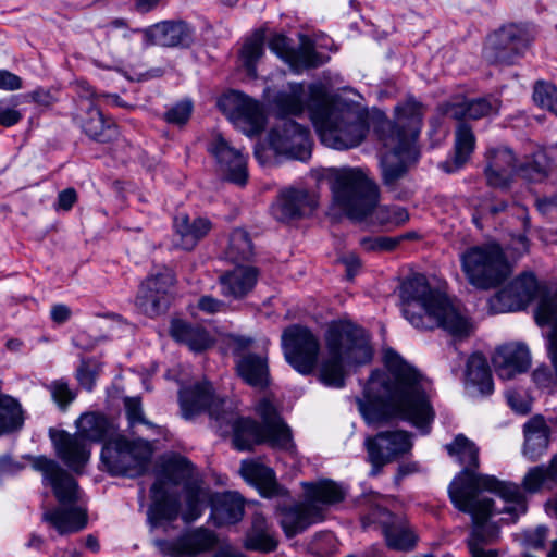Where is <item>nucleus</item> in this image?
I'll list each match as a JSON object with an SVG mask.
<instances>
[{
    "label": "nucleus",
    "instance_id": "b1692460",
    "mask_svg": "<svg viewBox=\"0 0 557 557\" xmlns=\"http://www.w3.org/2000/svg\"><path fill=\"white\" fill-rule=\"evenodd\" d=\"M178 403L185 419H191L208 411L210 417L216 421V414H221L224 410L222 408L224 401L214 396L212 385L208 381L182 386L178 391Z\"/></svg>",
    "mask_w": 557,
    "mask_h": 557
},
{
    "label": "nucleus",
    "instance_id": "864d4df0",
    "mask_svg": "<svg viewBox=\"0 0 557 557\" xmlns=\"http://www.w3.org/2000/svg\"><path fill=\"white\" fill-rule=\"evenodd\" d=\"M486 166L496 170H517L516 157L507 147L491 148L485 153Z\"/></svg>",
    "mask_w": 557,
    "mask_h": 557
},
{
    "label": "nucleus",
    "instance_id": "79ce46f5",
    "mask_svg": "<svg viewBox=\"0 0 557 557\" xmlns=\"http://www.w3.org/2000/svg\"><path fill=\"white\" fill-rule=\"evenodd\" d=\"M304 84H289L288 92H280L274 99V104L282 115H299L305 108H309L310 87L308 88V97L305 98Z\"/></svg>",
    "mask_w": 557,
    "mask_h": 557
},
{
    "label": "nucleus",
    "instance_id": "39448f33",
    "mask_svg": "<svg viewBox=\"0 0 557 557\" xmlns=\"http://www.w3.org/2000/svg\"><path fill=\"white\" fill-rule=\"evenodd\" d=\"M325 347L327 355L321 362L319 379L327 387H344L345 367L367 364L373 357L369 334L361 326L346 320L329 325Z\"/></svg>",
    "mask_w": 557,
    "mask_h": 557
},
{
    "label": "nucleus",
    "instance_id": "e433bc0d",
    "mask_svg": "<svg viewBox=\"0 0 557 557\" xmlns=\"http://www.w3.org/2000/svg\"><path fill=\"white\" fill-rule=\"evenodd\" d=\"M475 148V136L472 127L466 122H459L455 131L454 154L450 160L440 164L446 173L460 170L470 159Z\"/></svg>",
    "mask_w": 557,
    "mask_h": 557
},
{
    "label": "nucleus",
    "instance_id": "4be33fe9",
    "mask_svg": "<svg viewBox=\"0 0 557 557\" xmlns=\"http://www.w3.org/2000/svg\"><path fill=\"white\" fill-rule=\"evenodd\" d=\"M386 152L380 157L379 168L383 185L395 190L398 183L407 175L412 163L418 159L416 145L395 140L394 145H383Z\"/></svg>",
    "mask_w": 557,
    "mask_h": 557
},
{
    "label": "nucleus",
    "instance_id": "ddd939ff",
    "mask_svg": "<svg viewBox=\"0 0 557 557\" xmlns=\"http://www.w3.org/2000/svg\"><path fill=\"white\" fill-rule=\"evenodd\" d=\"M461 268L469 283L480 289L499 285L508 274V263L496 243L468 248L460 257Z\"/></svg>",
    "mask_w": 557,
    "mask_h": 557
},
{
    "label": "nucleus",
    "instance_id": "f3484780",
    "mask_svg": "<svg viewBox=\"0 0 557 557\" xmlns=\"http://www.w3.org/2000/svg\"><path fill=\"white\" fill-rule=\"evenodd\" d=\"M372 525L381 531L387 547L391 549L410 552L417 545L418 535L403 516H397L385 508L377 507L362 518L364 529Z\"/></svg>",
    "mask_w": 557,
    "mask_h": 557
},
{
    "label": "nucleus",
    "instance_id": "c85d7f7f",
    "mask_svg": "<svg viewBox=\"0 0 557 557\" xmlns=\"http://www.w3.org/2000/svg\"><path fill=\"white\" fill-rule=\"evenodd\" d=\"M276 516L285 535L289 539L302 533L321 519L319 508L310 503H297L278 507Z\"/></svg>",
    "mask_w": 557,
    "mask_h": 557
},
{
    "label": "nucleus",
    "instance_id": "bf43d9fd",
    "mask_svg": "<svg viewBox=\"0 0 557 557\" xmlns=\"http://www.w3.org/2000/svg\"><path fill=\"white\" fill-rule=\"evenodd\" d=\"M376 216L383 224L403 225L409 220L408 211L398 206L380 208Z\"/></svg>",
    "mask_w": 557,
    "mask_h": 557
},
{
    "label": "nucleus",
    "instance_id": "680f3d73",
    "mask_svg": "<svg viewBox=\"0 0 557 557\" xmlns=\"http://www.w3.org/2000/svg\"><path fill=\"white\" fill-rule=\"evenodd\" d=\"M484 174L486 182L491 187L507 189L516 174V170H496L492 168H485Z\"/></svg>",
    "mask_w": 557,
    "mask_h": 557
},
{
    "label": "nucleus",
    "instance_id": "c756f323",
    "mask_svg": "<svg viewBox=\"0 0 557 557\" xmlns=\"http://www.w3.org/2000/svg\"><path fill=\"white\" fill-rule=\"evenodd\" d=\"M499 108L500 100L498 98L486 96L448 102L445 104L444 113L458 122H465V120H480L497 114Z\"/></svg>",
    "mask_w": 557,
    "mask_h": 557
},
{
    "label": "nucleus",
    "instance_id": "412c9836",
    "mask_svg": "<svg viewBox=\"0 0 557 557\" xmlns=\"http://www.w3.org/2000/svg\"><path fill=\"white\" fill-rule=\"evenodd\" d=\"M368 458L372 465L371 475L379 474L383 466L409 453L411 435L405 431H385L367 438Z\"/></svg>",
    "mask_w": 557,
    "mask_h": 557
},
{
    "label": "nucleus",
    "instance_id": "bb28decb",
    "mask_svg": "<svg viewBox=\"0 0 557 557\" xmlns=\"http://www.w3.org/2000/svg\"><path fill=\"white\" fill-rule=\"evenodd\" d=\"M73 120L96 143L108 144L113 141L119 135L116 124L111 119L106 117L92 102L85 103L81 112L74 115Z\"/></svg>",
    "mask_w": 557,
    "mask_h": 557
},
{
    "label": "nucleus",
    "instance_id": "a19ab883",
    "mask_svg": "<svg viewBox=\"0 0 557 557\" xmlns=\"http://www.w3.org/2000/svg\"><path fill=\"white\" fill-rule=\"evenodd\" d=\"M304 487L307 498L313 505H335L343 502L346 495L339 484L329 479L304 483Z\"/></svg>",
    "mask_w": 557,
    "mask_h": 557
},
{
    "label": "nucleus",
    "instance_id": "f8f14e48",
    "mask_svg": "<svg viewBox=\"0 0 557 557\" xmlns=\"http://www.w3.org/2000/svg\"><path fill=\"white\" fill-rule=\"evenodd\" d=\"M152 456L150 442L128 438L124 434H116L103 443L101 462L112 475L138 476L143 474Z\"/></svg>",
    "mask_w": 557,
    "mask_h": 557
},
{
    "label": "nucleus",
    "instance_id": "9b49d317",
    "mask_svg": "<svg viewBox=\"0 0 557 557\" xmlns=\"http://www.w3.org/2000/svg\"><path fill=\"white\" fill-rule=\"evenodd\" d=\"M451 504L456 509L461 512L468 513L471 517L472 525L469 536L466 540L467 545H471L474 541L476 545H493L499 540V528L496 523L488 522V519L498 513L509 515L506 520L515 522L519 516L524 512L513 513L506 511L505 508L510 506L509 502L502 509L495 507L493 498L475 494L470 496L468 486H460L454 488L451 492Z\"/></svg>",
    "mask_w": 557,
    "mask_h": 557
},
{
    "label": "nucleus",
    "instance_id": "f03ea898",
    "mask_svg": "<svg viewBox=\"0 0 557 557\" xmlns=\"http://www.w3.org/2000/svg\"><path fill=\"white\" fill-rule=\"evenodd\" d=\"M194 471L193 463L180 455L162 463L150 488L147 518L152 528L170 524L180 516L185 523H191L211 507L213 493L201 486Z\"/></svg>",
    "mask_w": 557,
    "mask_h": 557
},
{
    "label": "nucleus",
    "instance_id": "9d476101",
    "mask_svg": "<svg viewBox=\"0 0 557 557\" xmlns=\"http://www.w3.org/2000/svg\"><path fill=\"white\" fill-rule=\"evenodd\" d=\"M76 424L78 431L75 434L50 429L49 435L62 461L74 472L81 473L90 456L87 441L106 443L117 433L111 421L97 413L82 414Z\"/></svg>",
    "mask_w": 557,
    "mask_h": 557
},
{
    "label": "nucleus",
    "instance_id": "49530a36",
    "mask_svg": "<svg viewBox=\"0 0 557 557\" xmlns=\"http://www.w3.org/2000/svg\"><path fill=\"white\" fill-rule=\"evenodd\" d=\"M518 283H509L490 299V309L493 313L519 311L528 306V294H517Z\"/></svg>",
    "mask_w": 557,
    "mask_h": 557
},
{
    "label": "nucleus",
    "instance_id": "7c9ffc66",
    "mask_svg": "<svg viewBox=\"0 0 557 557\" xmlns=\"http://www.w3.org/2000/svg\"><path fill=\"white\" fill-rule=\"evenodd\" d=\"M143 33L149 46L177 47L191 41V32L182 21H163L145 28Z\"/></svg>",
    "mask_w": 557,
    "mask_h": 557
},
{
    "label": "nucleus",
    "instance_id": "5fc2aeb1",
    "mask_svg": "<svg viewBox=\"0 0 557 557\" xmlns=\"http://www.w3.org/2000/svg\"><path fill=\"white\" fill-rule=\"evenodd\" d=\"M263 54V37L256 36L248 40L242 50L243 64L249 75H256V64Z\"/></svg>",
    "mask_w": 557,
    "mask_h": 557
},
{
    "label": "nucleus",
    "instance_id": "3c124183",
    "mask_svg": "<svg viewBox=\"0 0 557 557\" xmlns=\"http://www.w3.org/2000/svg\"><path fill=\"white\" fill-rule=\"evenodd\" d=\"M533 100L557 116V87L550 83L539 81L533 88Z\"/></svg>",
    "mask_w": 557,
    "mask_h": 557
},
{
    "label": "nucleus",
    "instance_id": "7ed1b4c3",
    "mask_svg": "<svg viewBox=\"0 0 557 557\" xmlns=\"http://www.w3.org/2000/svg\"><path fill=\"white\" fill-rule=\"evenodd\" d=\"M399 296L404 317L417 329L442 327L453 336L462 337L471 333L470 320L461 313L449 298L432 288L422 274L408 277L400 285Z\"/></svg>",
    "mask_w": 557,
    "mask_h": 557
},
{
    "label": "nucleus",
    "instance_id": "20e7f679",
    "mask_svg": "<svg viewBox=\"0 0 557 557\" xmlns=\"http://www.w3.org/2000/svg\"><path fill=\"white\" fill-rule=\"evenodd\" d=\"M311 120L325 146L345 150L360 145L369 131L367 119L344 102L331 99L321 84L310 85Z\"/></svg>",
    "mask_w": 557,
    "mask_h": 557
},
{
    "label": "nucleus",
    "instance_id": "aec40b11",
    "mask_svg": "<svg viewBox=\"0 0 557 557\" xmlns=\"http://www.w3.org/2000/svg\"><path fill=\"white\" fill-rule=\"evenodd\" d=\"M269 144L277 153L290 159L307 161L311 157L310 132L290 119L282 121L269 133Z\"/></svg>",
    "mask_w": 557,
    "mask_h": 557
},
{
    "label": "nucleus",
    "instance_id": "5701e85b",
    "mask_svg": "<svg viewBox=\"0 0 557 557\" xmlns=\"http://www.w3.org/2000/svg\"><path fill=\"white\" fill-rule=\"evenodd\" d=\"M153 544L163 556L196 557L212 550L218 545V537L211 530L197 528L181 534L175 540H154Z\"/></svg>",
    "mask_w": 557,
    "mask_h": 557
},
{
    "label": "nucleus",
    "instance_id": "6e6d98bb",
    "mask_svg": "<svg viewBox=\"0 0 557 557\" xmlns=\"http://www.w3.org/2000/svg\"><path fill=\"white\" fill-rule=\"evenodd\" d=\"M193 108V102L190 100H182L164 113V120L169 124L183 126L190 119Z\"/></svg>",
    "mask_w": 557,
    "mask_h": 557
},
{
    "label": "nucleus",
    "instance_id": "37998d69",
    "mask_svg": "<svg viewBox=\"0 0 557 557\" xmlns=\"http://www.w3.org/2000/svg\"><path fill=\"white\" fill-rule=\"evenodd\" d=\"M245 547L262 553H270L276 549L277 542L270 533L267 519L263 515H253L251 529L245 540Z\"/></svg>",
    "mask_w": 557,
    "mask_h": 557
},
{
    "label": "nucleus",
    "instance_id": "72a5a7b5",
    "mask_svg": "<svg viewBox=\"0 0 557 557\" xmlns=\"http://www.w3.org/2000/svg\"><path fill=\"white\" fill-rule=\"evenodd\" d=\"M246 482L256 486L260 494L264 497H273L280 495L281 486L278 485L275 472L259 462L258 460H244L239 470Z\"/></svg>",
    "mask_w": 557,
    "mask_h": 557
},
{
    "label": "nucleus",
    "instance_id": "6ab92c4d",
    "mask_svg": "<svg viewBox=\"0 0 557 557\" xmlns=\"http://www.w3.org/2000/svg\"><path fill=\"white\" fill-rule=\"evenodd\" d=\"M218 107L250 137L264 128L265 116L260 103L240 91L231 90L224 94L219 98Z\"/></svg>",
    "mask_w": 557,
    "mask_h": 557
},
{
    "label": "nucleus",
    "instance_id": "338daca9",
    "mask_svg": "<svg viewBox=\"0 0 557 557\" xmlns=\"http://www.w3.org/2000/svg\"><path fill=\"white\" fill-rule=\"evenodd\" d=\"M23 86L22 78L16 74L7 71L0 70V89L4 90H18Z\"/></svg>",
    "mask_w": 557,
    "mask_h": 557
},
{
    "label": "nucleus",
    "instance_id": "13d9d810",
    "mask_svg": "<svg viewBox=\"0 0 557 557\" xmlns=\"http://www.w3.org/2000/svg\"><path fill=\"white\" fill-rule=\"evenodd\" d=\"M100 372V366L95 360L82 361L77 369L76 377L79 384L86 389L91 391L95 386L96 379Z\"/></svg>",
    "mask_w": 557,
    "mask_h": 557
},
{
    "label": "nucleus",
    "instance_id": "a878e982",
    "mask_svg": "<svg viewBox=\"0 0 557 557\" xmlns=\"http://www.w3.org/2000/svg\"><path fill=\"white\" fill-rule=\"evenodd\" d=\"M318 207L317 196L304 188H286L280 193L271 211L275 220L290 222L311 213Z\"/></svg>",
    "mask_w": 557,
    "mask_h": 557
},
{
    "label": "nucleus",
    "instance_id": "58836bf2",
    "mask_svg": "<svg viewBox=\"0 0 557 557\" xmlns=\"http://www.w3.org/2000/svg\"><path fill=\"white\" fill-rule=\"evenodd\" d=\"M170 334L176 342L185 344L196 352L207 349L212 344L209 333L202 326L180 319L172 320Z\"/></svg>",
    "mask_w": 557,
    "mask_h": 557
},
{
    "label": "nucleus",
    "instance_id": "e2e57ef3",
    "mask_svg": "<svg viewBox=\"0 0 557 557\" xmlns=\"http://www.w3.org/2000/svg\"><path fill=\"white\" fill-rule=\"evenodd\" d=\"M400 238L395 237H363L360 239L361 247L367 251H392L398 244Z\"/></svg>",
    "mask_w": 557,
    "mask_h": 557
},
{
    "label": "nucleus",
    "instance_id": "f704fd0d",
    "mask_svg": "<svg viewBox=\"0 0 557 557\" xmlns=\"http://www.w3.org/2000/svg\"><path fill=\"white\" fill-rule=\"evenodd\" d=\"M259 271L255 267H238L220 276L222 294L225 297L240 299L255 287Z\"/></svg>",
    "mask_w": 557,
    "mask_h": 557
},
{
    "label": "nucleus",
    "instance_id": "69168bd1",
    "mask_svg": "<svg viewBox=\"0 0 557 557\" xmlns=\"http://www.w3.org/2000/svg\"><path fill=\"white\" fill-rule=\"evenodd\" d=\"M269 48L286 62V55L292 50L288 45V38L284 35L276 34L271 37Z\"/></svg>",
    "mask_w": 557,
    "mask_h": 557
},
{
    "label": "nucleus",
    "instance_id": "4c0bfd02",
    "mask_svg": "<svg viewBox=\"0 0 557 557\" xmlns=\"http://www.w3.org/2000/svg\"><path fill=\"white\" fill-rule=\"evenodd\" d=\"M211 513L218 524H234L244 517V499L236 492L213 493Z\"/></svg>",
    "mask_w": 557,
    "mask_h": 557
},
{
    "label": "nucleus",
    "instance_id": "dca6fc26",
    "mask_svg": "<svg viewBox=\"0 0 557 557\" xmlns=\"http://www.w3.org/2000/svg\"><path fill=\"white\" fill-rule=\"evenodd\" d=\"M396 117L394 121H383L376 127L379 140L383 145H394L395 140H401L416 145L419 136L423 106L414 98H408L404 103L395 108Z\"/></svg>",
    "mask_w": 557,
    "mask_h": 557
},
{
    "label": "nucleus",
    "instance_id": "c9c22d12",
    "mask_svg": "<svg viewBox=\"0 0 557 557\" xmlns=\"http://www.w3.org/2000/svg\"><path fill=\"white\" fill-rule=\"evenodd\" d=\"M173 226L180 237V246L185 250H191L212 228V222L208 218L197 216L191 219L185 213L174 218Z\"/></svg>",
    "mask_w": 557,
    "mask_h": 557
},
{
    "label": "nucleus",
    "instance_id": "603ef678",
    "mask_svg": "<svg viewBox=\"0 0 557 557\" xmlns=\"http://www.w3.org/2000/svg\"><path fill=\"white\" fill-rule=\"evenodd\" d=\"M533 100L557 116V87L550 83L539 81L533 88Z\"/></svg>",
    "mask_w": 557,
    "mask_h": 557
},
{
    "label": "nucleus",
    "instance_id": "473e14b6",
    "mask_svg": "<svg viewBox=\"0 0 557 557\" xmlns=\"http://www.w3.org/2000/svg\"><path fill=\"white\" fill-rule=\"evenodd\" d=\"M238 376L248 385L263 389L269 385L268 358L255 352L243 354L235 359Z\"/></svg>",
    "mask_w": 557,
    "mask_h": 557
},
{
    "label": "nucleus",
    "instance_id": "052dcab7",
    "mask_svg": "<svg viewBox=\"0 0 557 557\" xmlns=\"http://www.w3.org/2000/svg\"><path fill=\"white\" fill-rule=\"evenodd\" d=\"M510 283H518L515 290L517 294H528V305L535 299L539 293V282L532 272H523Z\"/></svg>",
    "mask_w": 557,
    "mask_h": 557
},
{
    "label": "nucleus",
    "instance_id": "09e8293b",
    "mask_svg": "<svg viewBox=\"0 0 557 557\" xmlns=\"http://www.w3.org/2000/svg\"><path fill=\"white\" fill-rule=\"evenodd\" d=\"M23 423L20 404L8 395H0V432L13 431Z\"/></svg>",
    "mask_w": 557,
    "mask_h": 557
},
{
    "label": "nucleus",
    "instance_id": "8fccbe9b",
    "mask_svg": "<svg viewBox=\"0 0 557 557\" xmlns=\"http://www.w3.org/2000/svg\"><path fill=\"white\" fill-rule=\"evenodd\" d=\"M548 483H553L549 478L548 468L547 466L541 465L530 468L522 479L521 486H518L522 494H524V492L534 494L540 492L542 487ZM523 496L527 500L525 495ZM527 508L528 506L525 505V509Z\"/></svg>",
    "mask_w": 557,
    "mask_h": 557
},
{
    "label": "nucleus",
    "instance_id": "1a4fd4ad",
    "mask_svg": "<svg viewBox=\"0 0 557 557\" xmlns=\"http://www.w3.org/2000/svg\"><path fill=\"white\" fill-rule=\"evenodd\" d=\"M335 202L347 216L361 221L373 212L380 189L369 171L362 168H331L325 173Z\"/></svg>",
    "mask_w": 557,
    "mask_h": 557
},
{
    "label": "nucleus",
    "instance_id": "a211bd4d",
    "mask_svg": "<svg viewBox=\"0 0 557 557\" xmlns=\"http://www.w3.org/2000/svg\"><path fill=\"white\" fill-rule=\"evenodd\" d=\"M174 284L175 275L170 269L151 273L140 284L135 300L137 309L150 318L165 313L171 304Z\"/></svg>",
    "mask_w": 557,
    "mask_h": 557
},
{
    "label": "nucleus",
    "instance_id": "de8ad7c7",
    "mask_svg": "<svg viewBox=\"0 0 557 557\" xmlns=\"http://www.w3.org/2000/svg\"><path fill=\"white\" fill-rule=\"evenodd\" d=\"M549 173L550 160L542 150L534 152L531 160L521 163L516 170V175L530 183H542Z\"/></svg>",
    "mask_w": 557,
    "mask_h": 557
},
{
    "label": "nucleus",
    "instance_id": "ea45409f",
    "mask_svg": "<svg viewBox=\"0 0 557 557\" xmlns=\"http://www.w3.org/2000/svg\"><path fill=\"white\" fill-rule=\"evenodd\" d=\"M466 384L467 386L476 387L481 395H491L494 391L487 359L481 352H474L468 358Z\"/></svg>",
    "mask_w": 557,
    "mask_h": 557
},
{
    "label": "nucleus",
    "instance_id": "a18cd8bd",
    "mask_svg": "<svg viewBox=\"0 0 557 557\" xmlns=\"http://www.w3.org/2000/svg\"><path fill=\"white\" fill-rule=\"evenodd\" d=\"M224 253L225 258L233 263L250 261L255 255L250 234L244 228L233 230L228 236Z\"/></svg>",
    "mask_w": 557,
    "mask_h": 557
},
{
    "label": "nucleus",
    "instance_id": "2f4dec72",
    "mask_svg": "<svg viewBox=\"0 0 557 557\" xmlns=\"http://www.w3.org/2000/svg\"><path fill=\"white\" fill-rule=\"evenodd\" d=\"M550 434L552 430L543 416L531 417L523 424V456L530 461L540 459L548 449Z\"/></svg>",
    "mask_w": 557,
    "mask_h": 557
},
{
    "label": "nucleus",
    "instance_id": "423d86ee",
    "mask_svg": "<svg viewBox=\"0 0 557 557\" xmlns=\"http://www.w3.org/2000/svg\"><path fill=\"white\" fill-rule=\"evenodd\" d=\"M446 450L449 456L455 457L459 465L463 468L454 478L448 486V495L451 499L454 488L468 486L470 496L481 494L484 491L494 493L503 500L509 502L511 505L505 510L513 513L525 512V499L517 483L510 481L498 480L494 475L479 473V448L476 445L459 434L455 440L447 444Z\"/></svg>",
    "mask_w": 557,
    "mask_h": 557
},
{
    "label": "nucleus",
    "instance_id": "2eb2a0df",
    "mask_svg": "<svg viewBox=\"0 0 557 557\" xmlns=\"http://www.w3.org/2000/svg\"><path fill=\"white\" fill-rule=\"evenodd\" d=\"M282 347L286 361L299 373L313 372L321 349L318 336L307 326L293 324L282 333Z\"/></svg>",
    "mask_w": 557,
    "mask_h": 557
},
{
    "label": "nucleus",
    "instance_id": "f257e3e1",
    "mask_svg": "<svg viewBox=\"0 0 557 557\" xmlns=\"http://www.w3.org/2000/svg\"><path fill=\"white\" fill-rule=\"evenodd\" d=\"M387 372L372 371L363 388V398L356 397L358 410L369 424L399 417L422 433L430 431L433 408L423 386V376L392 348L384 351Z\"/></svg>",
    "mask_w": 557,
    "mask_h": 557
},
{
    "label": "nucleus",
    "instance_id": "6e6552de",
    "mask_svg": "<svg viewBox=\"0 0 557 557\" xmlns=\"http://www.w3.org/2000/svg\"><path fill=\"white\" fill-rule=\"evenodd\" d=\"M32 466L41 472L44 484L52 487L60 507L47 509L42 521L49 523L60 535L76 533L87 525L85 509L74 506L78 502V484L55 460L45 456L32 458Z\"/></svg>",
    "mask_w": 557,
    "mask_h": 557
},
{
    "label": "nucleus",
    "instance_id": "393cba45",
    "mask_svg": "<svg viewBox=\"0 0 557 557\" xmlns=\"http://www.w3.org/2000/svg\"><path fill=\"white\" fill-rule=\"evenodd\" d=\"M209 152L214 157L219 171L234 184L244 186L248 180L247 158L235 149L222 136L216 135L211 141Z\"/></svg>",
    "mask_w": 557,
    "mask_h": 557
},
{
    "label": "nucleus",
    "instance_id": "774afa93",
    "mask_svg": "<svg viewBox=\"0 0 557 557\" xmlns=\"http://www.w3.org/2000/svg\"><path fill=\"white\" fill-rule=\"evenodd\" d=\"M532 376L536 385L542 388H548L555 382L552 371L546 366L535 369Z\"/></svg>",
    "mask_w": 557,
    "mask_h": 557
},
{
    "label": "nucleus",
    "instance_id": "0e129e2a",
    "mask_svg": "<svg viewBox=\"0 0 557 557\" xmlns=\"http://www.w3.org/2000/svg\"><path fill=\"white\" fill-rule=\"evenodd\" d=\"M51 394L53 399L61 406H66L74 399V395L69 388L67 383L57 381L51 386Z\"/></svg>",
    "mask_w": 557,
    "mask_h": 557
},
{
    "label": "nucleus",
    "instance_id": "4468645a",
    "mask_svg": "<svg viewBox=\"0 0 557 557\" xmlns=\"http://www.w3.org/2000/svg\"><path fill=\"white\" fill-rule=\"evenodd\" d=\"M535 34L528 23L508 22L490 33L484 58L496 65H513L530 50Z\"/></svg>",
    "mask_w": 557,
    "mask_h": 557
},
{
    "label": "nucleus",
    "instance_id": "0eeeda50",
    "mask_svg": "<svg viewBox=\"0 0 557 557\" xmlns=\"http://www.w3.org/2000/svg\"><path fill=\"white\" fill-rule=\"evenodd\" d=\"M256 411L261 423L251 418L239 417L233 411L222 410L216 414L219 428L230 426L233 444L237 450H250L253 446L267 443L271 447L289 449L293 447L292 431L282 419L276 407L267 398L259 401Z\"/></svg>",
    "mask_w": 557,
    "mask_h": 557
},
{
    "label": "nucleus",
    "instance_id": "4d7b16f0",
    "mask_svg": "<svg viewBox=\"0 0 557 557\" xmlns=\"http://www.w3.org/2000/svg\"><path fill=\"white\" fill-rule=\"evenodd\" d=\"M124 406L129 428H134L137 424H145L148 428H154V424L145 418L139 397H126Z\"/></svg>",
    "mask_w": 557,
    "mask_h": 557
},
{
    "label": "nucleus",
    "instance_id": "cd10ccee",
    "mask_svg": "<svg viewBox=\"0 0 557 557\" xmlns=\"http://www.w3.org/2000/svg\"><path fill=\"white\" fill-rule=\"evenodd\" d=\"M492 361L496 374L502 380H511L517 374L528 371L531 357L525 345L512 343L498 347Z\"/></svg>",
    "mask_w": 557,
    "mask_h": 557
},
{
    "label": "nucleus",
    "instance_id": "c03bdc74",
    "mask_svg": "<svg viewBox=\"0 0 557 557\" xmlns=\"http://www.w3.org/2000/svg\"><path fill=\"white\" fill-rule=\"evenodd\" d=\"M286 62L295 72L314 69L324 63L322 54L315 51L314 42L306 36L300 37V46L292 49L286 55Z\"/></svg>",
    "mask_w": 557,
    "mask_h": 557
}]
</instances>
